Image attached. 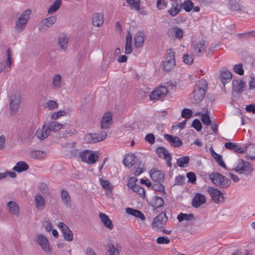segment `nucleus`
I'll list each match as a JSON object with an SVG mask.
<instances>
[{
  "label": "nucleus",
  "instance_id": "obj_63",
  "mask_svg": "<svg viewBox=\"0 0 255 255\" xmlns=\"http://www.w3.org/2000/svg\"><path fill=\"white\" fill-rule=\"evenodd\" d=\"M156 242L158 244H168L170 243V240L168 237H159L156 239Z\"/></svg>",
  "mask_w": 255,
  "mask_h": 255
},
{
  "label": "nucleus",
  "instance_id": "obj_12",
  "mask_svg": "<svg viewBox=\"0 0 255 255\" xmlns=\"http://www.w3.org/2000/svg\"><path fill=\"white\" fill-rule=\"evenodd\" d=\"M156 153L160 158H163L166 160L168 166L171 167L172 166L171 155L166 148L163 147H158L156 149Z\"/></svg>",
  "mask_w": 255,
  "mask_h": 255
},
{
  "label": "nucleus",
  "instance_id": "obj_60",
  "mask_svg": "<svg viewBox=\"0 0 255 255\" xmlns=\"http://www.w3.org/2000/svg\"><path fill=\"white\" fill-rule=\"evenodd\" d=\"M185 176L183 175H179L175 179L174 185H181L185 181Z\"/></svg>",
  "mask_w": 255,
  "mask_h": 255
},
{
  "label": "nucleus",
  "instance_id": "obj_14",
  "mask_svg": "<svg viewBox=\"0 0 255 255\" xmlns=\"http://www.w3.org/2000/svg\"><path fill=\"white\" fill-rule=\"evenodd\" d=\"M150 176L151 179L155 182H162L164 179L165 174L161 170L152 169L150 171Z\"/></svg>",
  "mask_w": 255,
  "mask_h": 255
},
{
  "label": "nucleus",
  "instance_id": "obj_43",
  "mask_svg": "<svg viewBox=\"0 0 255 255\" xmlns=\"http://www.w3.org/2000/svg\"><path fill=\"white\" fill-rule=\"evenodd\" d=\"M246 151L252 160H255V144H250L246 147Z\"/></svg>",
  "mask_w": 255,
  "mask_h": 255
},
{
  "label": "nucleus",
  "instance_id": "obj_50",
  "mask_svg": "<svg viewBox=\"0 0 255 255\" xmlns=\"http://www.w3.org/2000/svg\"><path fill=\"white\" fill-rule=\"evenodd\" d=\"M99 158V156L95 153H90L89 152L88 156L87 163L90 164L95 163Z\"/></svg>",
  "mask_w": 255,
  "mask_h": 255
},
{
  "label": "nucleus",
  "instance_id": "obj_29",
  "mask_svg": "<svg viewBox=\"0 0 255 255\" xmlns=\"http://www.w3.org/2000/svg\"><path fill=\"white\" fill-rule=\"evenodd\" d=\"M104 15L101 13H96L94 14L93 18V24L97 27L101 26L104 22Z\"/></svg>",
  "mask_w": 255,
  "mask_h": 255
},
{
  "label": "nucleus",
  "instance_id": "obj_46",
  "mask_svg": "<svg viewBox=\"0 0 255 255\" xmlns=\"http://www.w3.org/2000/svg\"><path fill=\"white\" fill-rule=\"evenodd\" d=\"M239 39L241 40H244L246 39L250 38L251 37L255 36V31H252L245 33H239L237 35Z\"/></svg>",
  "mask_w": 255,
  "mask_h": 255
},
{
  "label": "nucleus",
  "instance_id": "obj_19",
  "mask_svg": "<svg viewBox=\"0 0 255 255\" xmlns=\"http://www.w3.org/2000/svg\"><path fill=\"white\" fill-rule=\"evenodd\" d=\"M205 41H201L198 43L193 45V48L195 53L198 56H202L207 48Z\"/></svg>",
  "mask_w": 255,
  "mask_h": 255
},
{
  "label": "nucleus",
  "instance_id": "obj_38",
  "mask_svg": "<svg viewBox=\"0 0 255 255\" xmlns=\"http://www.w3.org/2000/svg\"><path fill=\"white\" fill-rule=\"evenodd\" d=\"M195 115L201 116V120L204 125L206 126H209L211 125V121L207 111L204 114L202 113H196Z\"/></svg>",
  "mask_w": 255,
  "mask_h": 255
},
{
  "label": "nucleus",
  "instance_id": "obj_48",
  "mask_svg": "<svg viewBox=\"0 0 255 255\" xmlns=\"http://www.w3.org/2000/svg\"><path fill=\"white\" fill-rule=\"evenodd\" d=\"M94 135L96 138L95 140L96 142L103 141L106 139L107 136V132L102 131L100 133H94Z\"/></svg>",
  "mask_w": 255,
  "mask_h": 255
},
{
  "label": "nucleus",
  "instance_id": "obj_13",
  "mask_svg": "<svg viewBox=\"0 0 255 255\" xmlns=\"http://www.w3.org/2000/svg\"><path fill=\"white\" fill-rule=\"evenodd\" d=\"M36 242L44 252H50L48 240L45 236L43 234L38 235L36 238Z\"/></svg>",
  "mask_w": 255,
  "mask_h": 255
},
{
  "label": "nucleus",
  "instance_id": "obj_6",
  "mask_svg": "<svg viewBox=\"0 0 255 255\" xmlns=\"http://www.w3.org/2000/svg\"><path fill=\"white\" fill-rule=\"evenodd\" d=\"M175 65V52L172 49L167 51V56L165 61L163 64V69L165 71H169Z\"/></svg>",
  "mask_w": 255,
  "mask_h": 255
},
{
  "label": "nucleus",
  "instance_id": "obj_58",
  "mask_svg": "<svg viewBox=\"0 0 255 255\" xmlns=\"http://www.w3.org/2000/svg\"><path fill=\"white\" fill-rule=\"evenodd\" d=\"M108 255H114L116 252H119L116 249L113 243H110L107 245Z\"/></svg>",
  "mask_w": 255,
  "mask_h": 255
},
{
  "label": "nucleus",
  "instance_id": "obj_35",
  "mask_svg": "<svg viewBox=\"0 0 255 255\" xmlns=\"http://www.w3.org/2000/svg\"><path fill=\"white\" fill-rule=\"evenodd\" d=\"M38 189L45 196H49L51 195V191L48 185L44 182L39 183Z\"/></svg>",
  "mask_w": 255,
  "mask_h": 255
},
{
  "label": "nucleus",
  "instance_id": "obj_25",
  "mask_svg": "<svg viewBox=\"0 0 255 255\" xmlns=\"http://www.w3.org/2000/svg\"><path fill=\"white\" fill-rule=\"evenodd\" d=\"M99 217L101 222L106 227L110 230H112L114 226L112 222L107 215L100 213L99 214Z\"/></svg>",
  "mask_w": 255,
  "mask_h": 255
},
{
  "label": "nucleus",
  "instance_id": "obj_45",
  "mask_svg": "<svg viewBox=\"0 0 255 255\" xmlns=\"http://www.w3.org/2000/svg\"><path fill=\"white\" fill-rule=\"evenodd\" d=\"M161 182H155L152 185V189L156 191H158L163 194H165V188L164 186L161 183Z\"/></svg>",
  "mask_w": 255,
  "mask_h": 255
},
{
  "label": "nucleus",
  "instance_id": "obj_22",
  "mask_svg": "<svg viewBox=\"0 0 255 255\" xmlns=\"http://www.w3.org/2000/svg\"><path fill=\"white\" fill-rule=\"evenodd\" d=\"M36 208L38 210H43L45 206L44 198L40 193H37L34 198Z\"/></svg>",
  "mask_w": 255,
  "mask_h": 255
},
{
  "label": "nucleus",
  "instance_id": "obj_4",
  "mask_svg": "<svg viewBox=\"0 0 255 255\" xmlns=\"http://www.w3.org/2000/svg\"><path fill=\"white\" fill-rule=\"evenodd\" d=\"M167 220L168 218L165 213H160L153 219L151 225L152 228L156 231H161Z\"/></svg>",
  "mask_w": 255,
  "mask_h": 255
},
{
  "label": "nucleus",
  "instance_id": "obj_24",
  "mask_svg": "<svg viewBox=\"0 0 255 255\" xmlns=\"http://www.w3.org/2000/svg\"><path fill=\"white\" fill-rule=\"evenodd\" d=\"M50 132L46 125H44L41 128L37 130L35 135L38 139L43 140L47 138Z\"/></svg>",
  "mask_w": 255,
  "mask_h": 255
},
{
  "label": "nucleus",
  "instance_id": "obj_27",
  "mask_svg": "<svg viewBox=\"0 0 255 255\" xmlns=\"http://www.w3.org/2000/svg\"><path fill=\"white\" fill-rule=\"evenodd\" d=\"M20 105L19 99L14 97L13 99H11L10 102V110L12 114H15L18 110Z\"/></svg>",
  "mask_w": 255,
  "mask_h": 255
},
{
  "label": "nucleus",
  "instance_id": "obj_56",
  "mask_svg": "<svg viewBox=\"0 0 255 255\" xmlns=\"http://www.w3.org/2000/svg\"><path fill=\"white\" fill-rule=\"evenodd\" d=\"M193 114L192 110L189 109H184L181 113V117L185 119L190 118Z\"/></svg>",
  "mask_w": 255,
  "mask_h": 255
},
{
  "label": "nucleus",
  "instance_id": "obj_2",
  "mask_svg": "<svg viewBox=\"0 0 255 255\" xmlns=\"http://www.w3.org/2000/svg\"><path fill=\"white\" fill-rule=\"evenodd\" d=\"M209 178L215 185L223 189H227L231 183L228 178L219 173H213Z\"/></svg>",
  "mask_w": 255,
  "mask_h": 255
},
{
  "label": "nucleus",
  "instance_id": "obj_36",
  "mask_svg": "<svg viewBox=\"0 0 255 255\" xmlns=\"http://www.w3.org/2000/svg\"><path fill=\"white\" fill-rule=\"evenodd\" d=\"M164 204V201L162 198L157 196H155L154 198L153 203L152 204V206L153 207V210L155 211L157 208L162 207Z\"/></svg>",
  "mask_w": 255,
  "mask_h": 255
},
{
  "label": "nucleus",
  "instance_id": "obj_8",
  "mask_svg": "<svg viewBox=\"0 0 255 255\" xmlns=\"http://www.w3.org/2000/svg\"><path fill=\"white\" fill-rule=\"evenodd\" d=\"M168 93L165 86H160L154 89L150 94L151 100H162Z\"/></svg>",
  "mask_w": 255,
  "mask_h": 255
},
{
  "label": "nucleus",
  "instance_id": "obj_11",
  "mask_svg": "<svg viewBox=\"0 0 255 255\" xmlns=\"http://www.w3.org/2000/svg\"><path fill=\"white\" fill-rule=\"evenodd\" d=\"M59 228L61 230L65 240L72 241L73 239V234L67 225L63 222H59Z\"/></svg>",
  "mask_w": 255,
  "mask_h": 255
},
{
  "label": "nucleus",
  "instance_id": "obj_20",
  "mask_svg": "<svg viewBox=\"0 0 255 255\" xmlns=\"http://www.w3.org/2000/svg\"><path fill=\"white\" fill-rule=\"evenodd\" d=\"M137 158L133 153L128 154L126 155L123 160L124 165L128 167H131L137 162Z\"/></svg>",
  "mask_w": 255,
  "mask_h": 255
},
{
  "label": "nucleus",
  "instance_id": "obj_49",
  "mask_svg": "<svg viewBox=\"0 0 255 255\" xmlns=\"http://www.w3.org/2000/svg\"><path fill=\"white\" fill-rule=\"evenodd\" d=\"M61 2V0H56L54 3L50 6L48 12L51 13L57 10L60 7Z\"/></svg>",
  "mask_w": 255,
  "mask_h": 255
},
{
  "label": "nucleus",
  "instance_id": "obj_55",
  "mask_svg": "<svg viewBox=\"0 0 255 255\" xmlns=\"http://www.w3.org/2000/svg\"><path fill=\"white\" fill-rule=\"evenodd\" d=\"M9 175L11 178H15L16 177V173L13 171H5L4 172L0 173V180L5 178Z\"/></svg>",
  "mask_w": 255,
  "mask_h": 255
},
{
  "label": "nucleus",
  "instance_id": "obj_57",
  "mask_svg": "<svg viewBox=\"0 0 255 255\" xmlns=\"http://www.w3.org/2000/svg\"><path fill=\"white\" fill-rule=\"evenodd\" d=\"M58 107L57 103L53 100H49L46 103L45 107L50 110L55 109Z\"/></svg>",
  "mask_w": 255,
  "mask_h": 255
},
{
  "label": "nucleus",
  "instance_id": "obj_26",
  "mask_svg": "<svg viewBox=\"0 0 255 255\" xmlns=\"http://www.w3.org/2000/svg\"><path fill=\"white\" fill-rule=\"evenodd\" d=\"M99 181L101 186L106 190V194L108 195L111 194L113 188L111 183L108 180H104L102 178H99Z\"/></svg>",
  "mask_w": 255,
  "mask_h": 255
},
{
  "label": "nucleus",
  "instance_id": "obj_17",
  "mask_svg": "<svg viewBox=\"0 0 255 255\" xmlns=\"http://www.w3.org/2000/svg\"><path fill=\"white\" fill-rule=\"evenodd\" d=\"M246 83L242 80L233 79L232 81L233 93L239 94L244 91Z\"/></svg>",
  "mask_w": 255,
  "mask_h": 255
},
{
  "label": "nucleus",
  "instance_id": "obj_51",
  "mask_svg": "<svg viewBox=\"0 0 255 255\" xmlns=\"http://www.w3.org/2000/svg\"><path fill=\"white\" fill-rule=\"evenodd\" d=\"M212 156L215 159L220 166L225 169H227V166L223 160L222 156L221 155L216 152V155H213Z\"/></svg>",
  "mask_w": 255,
  "mask_h": 255
},
{
  "label": "nucleus",
  "instance_id": "obj_31",
  "mask_svg": "<svg viewBox=\"0 0 255 255\" xmlns=\"http://www.w3.org/2000/svg\"><path fill=\"white\" fill-rule=\"evenodd\" d=\"M7 206L8 208V211L11 214L16 216H18L19 213V207L15 202L9 201L7 203Z\"/></svg>",
  "mask_w": 255,
  "mask_h": 255
},
{
  "label": "nucleus",
  "instance_id": "obj_15",
  "mask_svg": "<svg viewBox=\"0 0 255 255\" xmlns=\"http://www.w3.org/2000/svg\"><path fill=\"white\" fill-rule=\"evenodd\" d=\"M205 196L201 193H196L192 201V205L195 208H198L203 204L206 203Z\"/></svg>",
  "mask_w": 255,
  "mask_h": 255
},
{
  "label": "nucleus",
  "instance_id": "obj_42",
  "mask_svg": "<svg viewBox=\"0 0 255 255\" xmlns=\"http://www.w3.org/2000/svg\"><path fill=\"white\" fill-rule=\"evenodd\" d=\"M190 158L189 156H184L182 157H180L177 159L176 163L178 166L180 167H186L187 165L189 162Z\"/></svg>",
  "mask_w": 255,
  "mask_h": 255
},
{
  "label": "nucleus",
  "instance_id": "obj_21",
  "mask_svg": "<svg viewBox=\"0 0 255 255\" xmlns=\"http://www.w3.org/2000/svg\"><path fill=\"white\" fill-rule=\"evenodd\" d=\"M61 198L62 203L65 206L68 207H71V198L67 190L63 189L61 190Z\"/></svg>",
  "mask_w": 255,
  "mask_h": 255
},
{
  "label": "nucleus",
  "instance_id": "obj_18",
  "mask_svg": "<svg viewBox=\"0 0 255 255\" xmlns=\"http://www.w3.org/2000/svg\"><path fill=\"white\" fill-rule=\"evenodd\" d=\"M164 137L173 147H179L182 145V140L177 136H174L168 134H164Z\"/></svg>",
  "mask_w": 255,
  "mask_h": 255
},
{
  "label": "nucleus",
  "instance_id": "obj_64",
  "mask_svg": "<svg viewBox=\"0 0 255 255\" xmlns=\"http://www.w3.org/2000/svg\"><path fill=\"white\" fill-rule=\"evenodd\" d=\"M145 140L151 144H153L155 142V136L153 134L149 133L145 136Z\"/></svg>",
  "mask_w": 255,
  "mask_h": 255
},
{
  "label": "nucleus",
  "instance_id": "obj_28",
  "mask_svg": "<svg viewBox=\"0 0 255 255\" xmlns=\"http://www.w3.org/2000/svg\"><path fill=\"white\" fill-rule=\"evenodd\" d=\"M232 74L228 70H223L221 71L220 79L222 83L225 85L226 84L229 83L232 78Z\"/></svg>",
  "mask_w": 255,
  "mask_h": 255
},
{
  "label": "nucleus",
  "instance_id": "obj_30",
  "mask_svg": "<svg viewBox=\"0 0 255 255\" xmlns=\"http://www.w3.org/2000/svg\"><path fill=\"white\" fill-rule=\"evenodd\" d=\"M64 126V125L58 123L56 122H52L48 123L46 126L50 132L51 131L55 132L58 131L60 130Z\"/></svg>",
  "mask_w": 255,
  "mask_h": 255
},
{
  "label": "nucleus",
  "instance_id": "obj_53",
  "mask_svg": "<svg viewBox=\"0 0 255 255\" xmlns=\"http://www.w3.org/2000/svg\"><path fill=\"white\" fill-rule=\"evenodd\" d=\"M181 8V6H177L175 4H172V7L168 10V12L172 16H174L180 12Z\"/></svg>",
  "mask_w": 255,
  "mask_h": 255
},
{
  "label": "nucleus",
  "instance_id": "obj_41",
  "mask_svg": "<svg viewBox=\"0 0 255 255\" xmlns=\"http://www.w3.org/2000/svg\"><path fill=\"white\" fill-rule=\"evenodd\" d=\"M193 219L194 214L192 213L187 214L181 213L177 216V220L179 222H182L184 220L191 221Z\"/></svg>",
  "mask_w": 255,
  "mask_h": 255
},
{
  "label": "nucleus",
  "instance_id": "obj_33",
  "mask_svg": "<svg viewBox=\"0 0 255 255\" xmlns=\"http://www.w3.org/2000/svg\"><path fill=\"white\" fill-rule=\"evenodd\" d=\"M28 168V165L25 162L21 161L16 163L13 167V170L17 172H21L27 170Z\"/></svg>",
  "mask_w": 255,
  "mask_h": 255
},
{
  "label": "nucleus",
  "instance_id": "obj_39",
  "mask_svg": "<svg viewBox=\"0 0 255 255\" xmlns=\"http://www.w3.org/2000/svg\"><path fill=\"white\" fill-rule=\"evenodd\" d=\"M30 156L32 158L41 159L45 157L46 153L44 151L41 150H33L30 152Z\"/></svg>",
  "mask_w": 255,
  "mask_h": 255
},
{
  "label": "nucleus",
  "instance_id": "obj_23",
  "mask_svg": "<svg viewBox=\"0 0 255 255\" xmlns=\"http://www.w3.org/2000/svg\"><path fill=\"white\" fill-rule=\"evenodd\" d=\"M168 34L169 36H173L178 39H181L183 37V32L182 29L177 26H174L169 29Z\"/></svg>",
  "mask_w": 255,
  "mask_h": 255
},
{
  "label": "nucleus",
  "instance_id": "obj_32",
  "mask_svg": "<svg viewBox=\"0 0 255 255\" xmlns=\"http://www.w3.org/2000/svg\"><path fill=\"white\" fill-rule=\"evenodd\" d=\"M127 213L135 217L141 219L142 220H144L145 218L143 214L139 210L134 209L130 208H127L126 209Z\"/></svg>",
  "mask_w": 255,
  "mask_h": 255
},
{
  "label": "nucleus",
  "instance_id": "obj_62",
  "mask_svg": "<svg viewBox=\"0 0 255 255\" xmlns=\"http://www.w3.org/2000/svg\"><path fill=\"white\" fill-rule=\"evenodd\" d=\"M192 126L198 131H200L202 129V125L200 121L198 119H195L192 123Z\"/></svg>",
  "mask_w": 255,
  "mask_h": 255
},
{
  "label": "nucleus",
  "instance_id": "obj_10",
  "mask_svg": "<svg viewBox=\"0 0 255 255\" xmlns=\"http://www.w3.org/2000/svg\"><path fill=\"white\" fill-rule=\"evenodd\" d=\"M57 18L55 16H51L44 18L40 23L39 29L40 31H46L51 27L56 21Z\"/></svg>",
  "mask_w": 255,
  "mask_h": 255
},
{
  "label": "nucleus",
  "instance_id": "obj_34",
  "mask_svg": "<svg viewBox=\"0 0 255 255\" xmlns=\"http://www.w3.org/2000/svg\"><path fill=\"white\" fill-rule=\"evenodd\" d=\"M89 151L88 150H85L83 151L79 152L77 150H74L72 151V154H74L75 157L78 154V158H80L83 162H87Z\"/></svg>",
  "mask_w": 255,
  "mask_h": 255
},
{
  "label": "nucleus",
  "instance_id": "obj_5",
  "mask_svg": "<svg viewBox=\"0 0 255 255\" xmlns=\"http://www.w3.org/2000/svg\"><path fill=\"white\" fill-rule=\"evenodd\" d=\"M30 13V10L27 9L20 15L16 22L15 29L17 32L21 31L25 27L29 18Z\"/></svg>",
  "mask_w": 255,
  "mask_h": 255
},
{
  "label": "nucleus",
  "instance_id": "obj_40",
  "mask_svg": "<svg viewBox=\"0 0 255 255\" xmlns=\"http://www.w3.org/2000/svg\"><path fill=\"white\" fill-rule=\"evenodd\" d=\"M69 41L68 37L66 35H62L59 37L58 43L61 48L64 50L67 49V44Z\"/></svg>",
  "mask_w": 255,
  "mask_h": 255
},
{
  "label": "nucleus",
  "instance_id": "obj_61",
  "mask_svg": "<svg viewBox=\"0 0 255 255\" xmlns=\"http://www.w3.org/2000/svg\"><path fill=\"white\" fill-rule=\"evenodd\" d=\"M85 141L88 143H96L94 133H89L87 134L84 138Z\"/></svg>",
  "mask_w": 255,
  "mask_h": 255
},
{
  "label": "nucleus",
  "instance_id": "obj_16",
  "mask_svg": "<svg viewBox=\"0 0 255 255\" xmlns=\"http://www.w3.org/2000/svg\"><path fill=\"white\" fill-rule=\"evenodd\" d=\"M112 123V115L111 113H106L101 121L102 129L109 128Z\"/></svg>",
  "mask_w": 255,
  "mask_h": 255
},
{
  "label": "nucleus",
  "instance_id": "obj_37",
  "mask_svg": "<svg viewBox=\"0 0 255 255\" xmlns=\"http://www.w3.org/2000/svg\"><path fill=\"white\" fill-rule=\"evenodd\" d=\"M134 45L136 48L142 46L144 42L143 34L142 32L137 33L134 37Z\"/></svg>",
  "mask_w": 255,
  "mask_h": 255
},
{
  "label": "nucleus",
  "instance_id": "obj_7",
  "mask_svg": "<svg viewBox=\"0 0 255 255\" xmlns=\"http://www.w3.org/2000/svg\"><path fill=\"white\" fill-rule=\"evenodd\" d=\"M228 5L234 14H240L245 12L244 7L240 3V0H230Z\"/></svg>",
  "mask_w": 255,
  "mask_h": 255
},
{
  "label": "nucleus",
  "instance_id": "obj_54",
  "mask_svg": "<svg viewBox=\"0 0 255 255\" xmlns=\"http://www.w3.org/2000/svg\"><path fill=\"white\" fill-rule=\"evenodd\" d=\"M234 70L235 73L239 74V75H243L244 71L243 69V65L241 63L238 64L234 65Z\"/></svg>",
  "mask_w": 255,
  "mask_h": 255
},
{
  "label": "nucleus",
  "instance_id": "obj_3",
  "mask_svg": "<svg viewBox=\"0 0 255 255\" xmlns=\"http://www.w3.org/2000/svg\"><path fill=\"white\" fill-rule=\"evenodd\" d=\"M253 170V167L249 162L241 159L239 160L238 165L235 168L231 169L232 171L246 175L251 174Z\"/></svg>",
  "mask_w": 255,
  "mask_h": 255
},
{
  "label": "nucleus",
  "instance_id": "obj_52",
  "mask_svg": "<svg viewBox=\"0 0 255 255\" xmlns=\"http://www.w3.org/2000/svg\"><path fill=\"white\" fill-rule=\"evenodd\" d=\"M194 3L191 0H186L182 4V7L187 12H189L193 8Z\"/></svg>",
  "mask_w": 255,
  "mask_h": 255
},
{
  "label": "nucleus",
  "instance_id": "obj_44",
  "mask_svg": "<svg viewBox=\"0 0 255 255\" xmlns=\"http://www.w3.org/2000/svg\"><path fill=\"white\" fill-rule=\"evenodd\" d=\"M62 78L60 74L55 75L52 79V86L53 88H60L61 86Z\"/></svg>",
  "mask_w": 255,
  "mask_h": 255
},
{
  "label": "nucleus",
  "instance_id": "obj_9",
  "mask_svg": "<svg viewBox=\"0 0 255 255\" xmlns=\"http://www.w3.org/2000/svg\"><path fill=\"white\" fill-rule=\"evenodd\" d=\"M207 191L210 195L212 199L216 203L219 204L224 201V197L222 193L215 188L209 187Z\"/></svg>",
  "mask_w": 255,
  "mask_h": 255
},
{
  "label": "nucleus",
  "instance_id": "obj_59",
  "mask_svg": "<svg viewBox=\"0 0 255 255\" xmlns=\"http://www.w3.org/2000/svg\"><path fill=\"white\" fill-rule=\"evenodd\" d=\"M183 58V62L188 65L192 64L194 61L193 56L188 54H184Z\"/></svg>",
  "mask_w": 255,
  "mask_h": 255
},
{
  "label": "nucleus",
  "instance_id": "obj_1",
  "mask_svg": "<svg viewBox=\"0 0 255 255\" xmlns=\"http://www.w3.org/2000/svg\"><path fill=\"white\" fill-rule=\"evenodd\" d=\"M207 82L201 79L199 80L195 86L194 90L190 94V98L193 101V103L197 104L203 99L207 89Z\"/></svg>",
  "mask_w": 255,
  "mask_h": 255
},
{
  "label": "nucleus",
  "instance_id": "obj_47",
  "mask_svg": "<svg viewBox=\"0 0 255 255\" xmlns=\"http://www.w3.org/2000/svg\"><path fill=\"white\" fill-rule=\"evenodd\" d=\"M126 1L130 5L131 9L136 10L140 9V0H126Z\"/></svg>",
  "mask_w": 255,
  "mask_h": 255
}]
</instances>
